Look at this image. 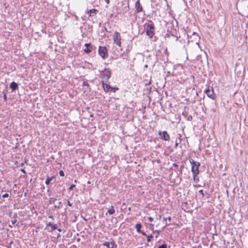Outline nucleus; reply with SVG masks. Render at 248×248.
Listing matches in <instances>:
<instances>
[{
  "instance_id": "obj_1",
  "label": "nucleus",
  "mask_w": 248,
  "mask_h": 248,
  "mask_svg": "<svg viewBox=\"0 0 248 248\" xmlns=\"http://www.w3.org/2000/svg\"><path fill=\"white\" fill-rule=\"evenodd\" d=\"M146 35L150 38H152L155 34V25L152 21H150V23L148 24L146 26Z\"/></svg>"
},
{
  "instance_id": "obj_2",
  "label": "nucleus",
  "mask_w": 248,
  "mask_h": 248,
  "mask_svg": "<svg viewBox=\"0 0 248 248\" xmlns=\"http://www.w3.org/2000/svg\"><path fill=\"white\" fill-rule=\"evenodd\" d=\"M189 162L191 165V171L192 175H198L199 174V168L200 166V163L198 162L195 161L193 159H190Z\"/></svg>"
},
{
  "instance_id": "obj_3",
  "label": "nucleus",
  "mask_w": 248,
  "mask_h": 248,
  "mask_svg": "<svg viewBox=\"0 0 248 248\" xmlns=\"http://www.w3.org/2000/svg\"><path fill=\"white\" fill-rule=\"evenodd\" d=\"M121 36L120 33L116 31L114 32L113 35V41L114 44L118 46L119 47H122V43H121Z\"/></svg>"
},
{
  "instance_id": "obj_4",
  "label": "nucleus",
  "mask_w": 248,
  "mask_h": 248,
  "mask_svg": "<svg viewBox=\"0 0 248 248\" xmlns=\"http://www.w3.org/2000/svg\"><path fill=\"white\" fill-rule=\"evenodd\" d=\"M111 72L109 69L105 68L101 74V78L104 82L107 81L111 77Z\"/></svg>"
},
{
  "instance_id": "obj_5",
  "label": "nucleus",
  "mask_w": 248,
  "mask_h": 248,
  "mask_svg": "<svg viewBox=\"0 0 248 248\" xmlns=\"http://www.w3.org/2000/svg\"><path fill=\"white\" fill-rule=\"evenodd\" d=\"M205 93L208 97L212 100L216 99V94L214 93V89L212 87H210L209 86H208L205 91Z\"/></svg>"
},
{
  "instance_id": "obj_6",
  "label": "nucleus",
  "mask_w": 248,
  "mask_h": 248,
  "mask_svg": "<svg viewBox=\"0 0 248 248\" xmlns=\"http://www.w3.org/2000/svg\"><path fill=\"white\" fill-rule=\"evenodd\" d=\"M98 54L104 60L107 58L108 57V53L106 46H99L98 48Z\"/></svg>"
},
{
  "instance_id": "obj_7",
  "label": "nucleus",
  "mask_w": 248,
  "mask_h": 248,
  "mask_svg": "<svg viewBox=\"0 0 248 248\" xmlns=\"http://www.w3.org/2000/svg\"><path fill=\"white\" fill-rule=\"evenodd\" d=\"M103 87L106 92H113L115 93L116 91L119 90L118 87H112L108 84L105 83L104 80L102 81Z\"/></svg>"
},
{
  "instance_id": "obj_8",
  "label": "nucleus",
  "mask_w": 248,
  "mask_h": 248,
  "mask_svg": "<svg viewBox=\"0 0 248 248\" xmlns=\"http://www.w3.org/2000/svg\"><path fill=\"white\" fill-rule=\"evenodd\" d=\"M158 135L160 138L164 141H169L170 139V136L166 131L158 132Z\"/></svg>"
},
{
  "instance_id": "obj_9",
  "label": "nucleus",
  "mask_w": 248,
  "mask_h": 248,
  "mask_svg": "<svg viewBox=\"0 0 248 248\" xmlns=\"http://www.w3.org/2000/svg\"><path fill=\"white\" fill-rule=\"evenodd\" d=\"M46 228L48 230L52 232L56 230V229H57L59 232H61V229H58L57 225L54 223L49 222L46 225Z\"/></svg>"
},
{
  "instance_id": "obj_10",
  "label": "nucleus",
  "mask_w": 248,
  "mask_h": 248,
  "mask_svg": "<svg viewBox=\"0 0 248 248\" xmlns=\"http://www.w3.org/2000/svg\"><path fill=\"white\" fill-rule=\"evenodd\" d=\"M84 46L86 47V48L84 49V52L85 53H89L92 51L93 46L91 45V43H86Z\"/></svg>"
},
{
  "instance_id": "obj_11",
  "label": "nucleus",
  "mask_w": 248,
  "mask_h": 248,
  "mask_svg": "<svg viewBox=\"0 0 248 248\" xmlns=\"http://www.w3.org/2000/svg\"><path fill=\"white\" fill-rule=\"evenodd\" d=\"M103 245L107 247L108 248H117V245L115 244L114 242H112L109 243L108 242H105L103 243Z\"/></svg>"
},
{
  "instance_id": "obj_12",
  "label": "nucleus",
  "mask_w": 248,
  "mask_h": 248,
  "mask_svg": "<svg viewBox=\"0 0 248 248\" xmlns=\"http://www.w3.org/2000/svg\"><path fill=\"white\" fill-rule=\"evenodd\" d=\"M98 12V10L95 9H92L88 11L87 14L89 16H93L96 15Z\"/></svg>"
},
{
  "instance_id": "obj_13",
  "label": "nucleus",
  "mask_w": 248,
  "mask_h": 248,
  "mask_svg": "<svg viewBox=\"0 0 248 248\" xmlns=\"http://www.w3.org/2000/svg\"><path fill=\"white\" fill-rule=\"evenodd\" d=\"M135 7L137 13H139L142 11V7L139 0L136 2Z\"/></svg>"
},
{
  "instance_id": "obj_14",
  "label": "nucleus",
  "mask_w": 248,
  "mask_h": 248,
  "mask_svg": "<svg viewBox=\"0 0 248 248\" xmlns=\"http://www.w3.org/2000/svg\"><path fill=\"white\" fill-rule=\"evenodd\" d=\"M10 87L13 91H15L18 88V85L16 82H12L10 85Z\"/></svg>"
},
{
  "instance_id": "obj_15",
  "label": "nucleus",
  "mask_w": 248,
  "mask_h": 248,
  "mask_svg": "<svg viewBox=\"0 0 248 248\" xmlns=\"http://www.w3.org/2000/svg\"><path fill=\"white\" fill-rule=\"evenodd\" d=\"M108 214L111 215L114 214L115 213V209L114 208V207L113 206H111L110 208L108 209Z\"/></svg>"
},
{
  "instance_id": "obj_16",
  "label": "nucleus",
  "mask_w": 248,
  "mask_h": 248,
  "mask_svg": "<svg viewBox=\"0 0 248 248\" xmlns=\"http://www.w3.org/2000/svg\"><path fill=\"white\" fill-rule=\"evenodd\" d=\"M135 228L137 231L139 232H140V230L141 228V224L140 223H137L135 226Z\"/></svg>"
},
{
  "instance_id": "obj_17",
  "label": "nucleus",
  "mask_w": 248,
  "mask_h": 248,
  "mask_svg": "<svg viewBox=\"0 0 248 248\" xmlns=\"http://www.w3.org/2000/svg\"><path fill=\"white\" fill-rule=\"evenodd\" d=\"M53 177H48L46 180V182H45L46 184L47 185H48L50 184V182L53 179Z\"/></svg>"
},
{
  "instance_id": "obj_18",
  "label": "nucleus",
  "mask_w": 248,
  "mask_h": 248,
  "mask_svg": "<svg viewBox=\"0 0 248 248\" xmlns=\"http://www.w3.org/2000/svg\"><path fill=\"white\" fill-rule=\"evenodd\" d=\"M193 180L195 182L198 183L199 181V178L198 175H193Z\"/></svg>"
},
{
  "instance_id": "obj_19",
  "label": "nucleus",
  "mask_w": 248,
  "mask_h": 248,
  "mask_svg": "<svg viewBox=\"0 0 248 248\" xmlns=\"http://www.w3.org/2000/svg\"><path fill=\"white\" fill-rule=\"evenodd\" d=\"M158 248H167V245L166 244H163L160 246H159Z\"/></svg>"
},
{
  "instance_id": "obj_20",
  "label": "nucleus",
  "mask_w": 248,
  "mask_h": 248,
  "mask_svg": "<svg viewBox=\"0 0 248 248\" xmlns=\"http://www.w3.org/2000/svg\"><path fill=\"white\" fill-rule=\"evenodd\" d=\"M76 186L74 184H72L69 187V189L70 190H72L73 189L74 187H75Z\"/></svg>"
},
{
  "instance_id": "obj_21",
  "label": "nucleus",
  "mask_w": 248,
  "mask_h": 248,
  "mask_svg": "<svg viewBox=\"0 0 248 248\" xmlns=\"http://www.w3.org/2000/svg\"><path fill=\"white\" fill-rule=\"evenodd\" d=\"M199 192L202 195V197H203L204 196V193H203V190L202 189L200 190Z\"/></svg>"
},
{
  "instance_id": "obj_22",
  "label": "nucleus",
  "mask_w": 248,
  "mask_h": 248,
  "mask_svg": "<svg viewBox=\"0 0 248 248\" xmlns=\"http://www.w3.org/2000/svg\"><path fill=\"white\" fill-rule=\"evenodd\" d=\"M59 174H60V176H64V172L62 170H61L60 171Z\"/></svg>"
},
{
  "instance_id": "obj_23",
  "label": "nucleus",
  "mask_w": 248,
  "mask_h": 248,
  "mask_svg": "<svg viewBox=\"0 0 248 248\" xmlns=\"http://www.w3.org/2000/svg\"><path fill=\"white\" fill-rule=\"evenodd\" d=\"M153 237V236L152 235H150L149 236H147V240L148 241H150L151 239Z\"/></svg>"
},
{
  "instance_id": "obj_24",
  "label": "nucleus",
  "mask_w": 248,
  "mask_h": 248,
  "mask_svg": "<svg viewBox=\"0 0 248 248\" xmlns=\"http://www.w3.org/2000/svg\"><path fill=\"white\" fill-rule=\"evenodd\" d=\"M148 218L150 222H152L154 220V218L151 217H148Z\"/></svg>"
},
{
  "instance_id": "obj_25",
  "label": "nucleus",
  "mask_w": 248,
  "mask_h": 248,
  "mask_svg": "<svg viewBox=\"0 0 248 248\" xmlns=\"http://www.w3.org/2000/svg\"><path fill=\"white\" fill-rule=\"evenodd\" d=\"M9 196V194L8 193H5L2 195V197L3 198H7Z\"/></svg>"
},
{
  "instance_id": "obj_26",
  "label": "nucleus",
  "mask_w": 248,
  "mask_h": 248,
  "mask_svg": "<svg viewBox=\"0 0 248 248\" xmlns=\"http://www.w3.org/2000/svg\"><path fill=\"white\" fill-rule=\"evenodd\" d=\"M83 85L84 86H89V84L88 83V82H86V81H85V82H83Z\"/></svg>"
},
{
  "instance_id": "obj_27",
  "label": "nucleus",
  "mask_w": 248,
  "mask_h": 248,
  "mask_svg": "<svg viewBox=\"0 0 248 248\" xmlns=\"http://www.w3.org/2000/svg\"><path fill=\"white\" fill-rule=\"evenodd\" d=\"M67 204L69 206H72V204L70 203V202L68 200H67Z\"/></svg>"
},
{
  "instance_id": "obj_28",
  "label": "nucleus",
  "mask_w": 248,
  "mask_h": 248,
  "mask_svg": "<svg viewBox=\"0 0 248 248\" xmlns=\"http://www.w3.org/2000/svg\"><path fill=\"white\" fill-rule=\"evenodd\" d=\"M105 1L107 4H108L110 3V0H105Z\"/></svg>"
},
{
  "instance_id": "obj_29",
  "label": "nucleus",
  "mask_w": 248,
  "mask_h": 248,
  "mask_svg": "<svg viewBox=\"0 0 248 248\" xmlns=\"http://www.w3.org/2000/svg\"><path fill=\"white\" fill-rule=\"evenodd\" d=\"M57 234V238L58 239L59 237H60V233H56Z\"/></svg>"
},
{
  "instance_id": "obj_30",
  "label": "nucleus",
  "mask_w": 248,
  "mask_h": 248,
  "mask_svg": "<svg viewBox=\"0 0 248 248\" xmlns=\"http://www.w3.org/2000/svg\"><path fill=\"white\" fill-rule=\"evenodd\" d=\"M21 170L22 172H24V173H26V171H25V170L24 169H21Z\"/></svg>"
},
{
  "instance_id": "obj_31",
  "label": "nucleus",
  "mask_w": 248,
  "mask_h": 248,
  "mask_svg": "<svg viewBox=\"0 0 248 248\" xmlns=\"http://www.w3.org/2000/svg\"><path fill=\"white\" fill-rule=\"evenodd\" d=\"M4 99L5 100H6V95L5 94L4 95Z\"/></svg>"
},
{
  "instance_id": "obj_32",
  "label": "nucleus",
  "mask_w": 248,
  "mask_h": 248,
  "mask_svg": "<svg viewBox=\"0 0 248 248\" xmlns=\"http://www.w3.org/2000/svg\"><path fill=\"white\" fill-rule=\"evenodd\" d=\"M168 220H169V222H170V220H171V217H168Z\"/></svg>"
},
{
  "instance_id": "obj_33",
  "label": "nucleus",
  "mask_w": 248,
  "mask_h": 248,
  "mask_svg": "<svg viewBox=\"0 0 248 248\" xmlns=\"http://www.w3.org/2000/svg\"><path fill=\"white\" fill-rule=\"evenodd\" d=\"M49 218H53V217H52V216H49Z\"/></svg>"
},
{
  "instance_id": "obj_34",
  "label": "nucleus",
  "mask_w": 248,
  "mask_h": 248,
  "mask_svg": "<svg viewBox=\"0 0 248 248\" xmlns=\"http://www.w3.org/2000/svg\"><path fill=\"white\" fill-rule=\"evenodd\" d=\"M175 146H177V143H176V144H175Z\"/></svg>"
},
{
  "instance_id": "obj_35",
  "label": "nucleus",
  "mask_w": 248,
  "mask_h": 248,
  "mask_svg": "<svg viewBox=\"0 0 248 248\" xmlns=\"http://www.w3.org/2000/svg\"><path fill=\"white\" fill-rule=\"evenodd\" d=\"M215 234L217 235V233H215Z\"/></svg>"
}]
</instances>
